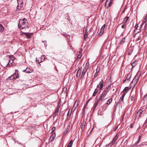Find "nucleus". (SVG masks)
I'll use <instances>...</instances> for the list:
<instances>
[{"label":"nucleus","instance_id":"f257e3e1","mask_svg":"<svg viewBox=\"0 0 147 147\" xmlns=\"http://www.w3.org/2000/svg\"><path fill=\"white\" fill-rule=\"evenodd\" d=\"M28 22L27 19L24 18L22 20H20L18 26L20 29H23L26 27H29Z\"/></svg>","mask_w":147,"mask_h":147},{"label":"nucleus","instance_id":"f03ea898","mask_svg":"<svg viewBox=\"0 0 147 147\" xmlns=\"http://www.w3.org/2000/svg\"><path fill=\"white\" fill-rule=\"evenodd\" d=\"M140 76V75H138V74H136V76H135L133 80L131 82V86L132 84H133V88H134L135 85L136 84L137 82H138V79L139 78Z\"/></svg>","mask_w":147,"mask_h":147},{"label":"nucleus","instance_id":"7ed1b4c3","mask_svg":"<svg viewBox=\"0 0 147 147\" xmlns=\"http://www.w3.org/2000/svg\"><path fill=\"white\" fill-rule=\"evenodd\" d=\"M107 98H104L100 96L97 99L96 102L94 103V106H95V108L96 107L98 104L101 103L103 101L105 100Z\"/></svg>","mask_w":147,"mask_h":147},{"label":"nucleus","instance_id":"20e7f679","mask_svg":"<svg viewBox=\"0 0 147 147\" xmlns=\"http://www.w3.org/2000/svg\"><path fill=\"white\" fill-rule=\"evenodd\" d=\"M107 98H104L100 96L97 99L96 102L94 103V106H95V108L96 107L98 104L101 103L103 101L105 100Z\"/></svg>","mask_w":147,"mask_h":147},{"label":"nucleus","instance_id":"39448f33","mask_svg":"<svg viewBox=\"0 0 147 147\" xmlns=\"http://www.w3.org/2000/svg\"><path fill=\"white\" fill-rule=\"evenodd\" d=\"M17 71H18V70L16 69L15 70V73L11 76L9 77L8 78L10 79L11 80H15L16 78H17L18 77V73L16 74V73Z\"/></svg>","mask_w":147,"mask_h":147},{"label":"nucleus","instance_id":"423d86ee","mask_svg":"<svg viewBox=\"0 0 147 147\" xmlns=\"http://www.w3.org/2000/svg\"><path fill=\"white\" fill-rule=\"evenodd\" d=\"M143 112V111L142 109H140L135 114V119H139L141 117Z\"/></svg>","mask_w":147,"mask_h":147},{"label":"nucleus","instance_id":"0eeeda50","mask_svg":"<svg viewBox=\"0 0 147 147\" xmlns=\"http://www.w3.org/2000/svg\"><path fill=\"white\" fill-rule=\"evenodd\" d=\"M103 82L102 80H101L99 82V84L97 85V88H98L100 90H102V89L103 86Z\"/></svg>","mask_w":147,"mask_h":147},{"label":"nucleus","instance_id":"6e6552de","mask_svg":"<svg viewBox=\"0 0 147 147\" xmlns=\"http://www.w3.org/2000/svg\"><path fill=\"white\" fill-rule=\"evenodd\" d=\"M106 27V24H104L102 27L99 34H98L99 37L101 36L103 34L104 32V29Z\"/></svg>","mask_w":147,"mask_h":147},{"label":"nucleus","instance_id":"1a4fd4ad","mask_svg":"<svg viewBox=\"0 0 147 147\" xmlns=\"http://www.w3.org/2000/svg\"><path fill=\"white\" fill-rule=\"evenodd\" d=\"M45 59V57L44 55H42L41 57L37 59L36 58V61L38 63H40L41 62L44 61Z\"/></svg>","mask_w":147,"mask_h":147},{"label":"nucleus","instance_id":"9d476101","mask_svg":"<svg viewBox=\"0 0 147 147\" xmlns=\"http://www.w3.org/2000/svg\"><path fill=\"white\" fill-rule=\"evenodd\" d=\"M113 0H107L105 3V5L107 7H108L112 4V1Z\"/></svg>","mask_w":147,"mask_h":147},{"label":"nucleus","instance_id":"9b49d317","mask_svg":"<svg viewBox=\"0 0 147 147\" xmlns=\"http://www.w3.org/2000/svg\"><path fill=\"white\" fill-rule=\"evenodd\" d=\"M88 67L87 66L85 65L84 69L83 70L82 75L81 76V78H82L84 77L85 74L88 69Z\"/></svg>","mask_w":147,"mask_h":147},{"label":"nucleus","instance_id":"f8f14e48","mask_svg":"<svg viewBox=\"0 0 147 147\" xmlns=\"http://www.w3.org/2000/svg\"><path fill=\"white\" fill-rule=\"evenodd\" d=\"M23 71L26 72L27 73H30L32 72V71L28 67L26 69L23 70Z\"/></svg>","mask_w":147,"mask_h":147},{"label":"nucleus","instance_id":"ddd939ff","mask_svg":"<svg viewBox=\"0 0 147 147\" xmlns=\"http://www.w3.org/2000/svg\"><path fill=\"white\" fill-rule=\"evenodd\" d=\"M79 103V101L78 100H76L75 102L74 105L73 107V108H74V110L76 109V108L78 106V105Z\"/></svg>","mask_w":147,"mask_h":147},{"label":"nucleus","instance_id":"4468645a","mask_svg":"<svg viewBox=\"0 0 147 147\" xmlns=\"http://www.w3.org/2000/svg\"><path fill=\"white\" fill-rule=\"evenodd\" d=\"M82 71V69L79 68L77 74L76 75V76L77 78H78L79 76L81 73Z\"/></svg>","mask_w":147,"mask_h":147},{"label":"nucleus","instance_id":"2eb2a0df","mask_svg":"<svg viewBox=\"0 0 147 147\" xmlns=\"http://www.w3.org/2000/svg\"><path fill=\"white\" fill-rule=\"evenodd\" d=\"M146 22H143V21L142 23V24L140 26L141 27V28H142L143 29H144L145 28V27L146 26Z\"/></svg>","mask_w":147,"mask_h":147},{"label":"nucleus","instance_id":"dca6fc26","mask_svg":"<svg viewBox=\"0 0 147 147\" xmlns=\"http://www.w3.org/2000/svg\"><path fill=\"white\" fill-rule=\"evenodd\" d=\"M82 49H80V50L79 51V54L78 56V59H80L81 58V57L82 56V55L81 53L82 51Z\"/></svg>","mask_w":147,"mask_h":147},{"label":"nucleus","instance_id":"f3484780","mask_svg":"<svg viewBox=\"0 0 147 147\" xmlns=\"http://www.w3.org/2000/svg\"><path fill=\"white\" fill-rule=\"evenodd\" d=\"M129 18V17H126L125 18L122 23L123 24H125L127 22V20Z\"/></svg>","mask_w":147,"mask_h":147},{"label":"nucleus","instance_id":"a211bd4d","mask_svg":"<svg viewBox=\"0 0 147 147\" xmlns=\"http://www.w3.org/2000/svg\"><path fill=\"white\" fill-rule=\"evenodd\" d=\"M129 89L128 87H125L123 90V93H125V94L127 93Z\"/></svg>","mask_w":147,"mask_h":147},{"label":"nucleus","instance_id":"6ab92c4d","mask_svg":"<svg viewBox=\"0 0 147 147\" xmlns=\"http://www.w3.org/2000/svg\"><path fill=\"white\" fill-rule=\"evenodd\" d=\"M73 143L72 140H71L68 144L67 147H71Z\"/></svg>","mask_w":147,"mask_h":147},{"label":"nucleus","instance_id":"aec40b11","mask_svg":"<svg viewBox=\"0 0 147 147\" xmlns=\"http://www.w3.org/2000/svg\"><path fill=\"white\" fill-rule=\"evenodd\" d=\"M138 61H135L133 62L131 64V65L132 66V67H133L135 66L137 63Z\"/></svg>","mask_w":147,"mask_h":147},{"label":"nucleus","instance_id":"412c9836","mask_svg":"<svg viewBox=\"0 0 147 147\" xmlns=\"http://www.w3.org/2000/svg\"><path fill=\"white\" fill-rule=\"evenodd\" d=\"M55 135H52L50 137V141H52L55 139Z\"/></svg>","mask_w":147,"mask_h":147},{"label":"nucleus","instance_id":"4be33fe9","mask_svg":"<svg viewBox=\"0 0 147 147\" xmlns=\"http://www.w3.org/2000/svg\"><path fill=\"white\" fill-rule=\"evenodd\" d=\"M4 29V28L2 24H0V32H2Z\"/></svg>","mask_w":147,"mask_h":147},{"label":"nucleus","instance_id":"5701e85b","mask_svg":"<svg viewBox=\"0 0 147 147\" xmlns=\"http://www.w3.org/2000/svg\"><path fill=\"white\" fill-rule=\"evenodd\" d=\"M131 78V76L129 75H128L127 77L124 80V82H125L126 81L128 80L129 81Z\"/></svg>","mask_w":147,"mask_h":147},{"label":"nucleus","instance_id":"b1692460","mask_svg":"<svg viewBox=\"0 0 147 147\" xmlns=\"http://www.w3.org/2000/svg\"><path fill=\"white\" fill-rule=\"evenodd\" d=\"M125 93H123L122 95V98H120V101H123L125 95Z\"/></svg>","mask_w":147,"mask_h":147},{"label":"nucleus","instance_id":"393cba45","mask_svg":"<svg viewBox=\"0 0 147 147\" xmlns=\"http://www.w3.org/2000/svg\"><path fill=\"white\" fill-rule=\"evenodd\" d=\"M112 100V98H110L107 100V104L108 105H109L111 104Z\"/></svg>","mask_w":147,"mask_h":147},{"label":"nucleus","instance_id":"a878e982","mask_svg":"<svg viewBox=\"0 0 147 147\" xmlns=\"http://www.w3.org/2000/svg\"><path fill=\"white\" fill-rule=\"evenodd\" d=\"M71 110H70V109H69L67 114V117H70L71 113Z\"/></svg>","mask_w":147,"mask_h":147},{"label":"nucleus","instance_id":"bb28decb","mask_svg":"<svg viewBox=\"0 0 147 147\" xmlns=\"http://www.w3.org/2000/svg\"><path fill=\"white\" fill-rule=\"evenodd\" d=\"M107 95V94L102 92L101 94L100 95V96H101L102 98H105L106 97Z\"/></svg>","mask_w":147,"mask_h":147},{"label":"nucleus","instance_id":"cd10ccee","mask_svg":"<svg viewBox=\"0 0 147 147\" xmlns=\"http://www.w3.org/2000/svg\"><path fill=\"white\" fill-rule=\"evenodd\" d=\"M22 4L19 3V4H18V5L17 6V8L19 9H21V8L22 7Z\"/></svg>","mask_w":147,"mask_h":147},{"label":"nucleus","instance_id":"c85d7f7f","mask_svg":"<svg viewBox=\"0 0 147 147\" xmlns=\"http://www.w3.org/2000/svg\"><path fill=\"white\" fill-rule=\"evenodd\" d=\"M98 91V90L96 88L94 90V92L93 93L92 96H95L96 95V94L97 92Z\"/></svg>","mask_w":147,"mask_h":147},{"label":"nucleus","instance_id":"c756f323","mask_svg":"<svg viewBox=\"0 0 147 147\" xmlns=\"http://www.w3.org/2000/svg\"><path fill=\"white\" fill-rule=\"evenodd\" d=\"M134 98V97L133 96L131 95V94L130 95V97H129V100H130L131 101H133Z\"/></svg>","mask_w":147,"mask_h":147},{"label":"nucleus","instance_id":"7c9ffc66","mask_svg":"<svg viewBox=\"0 0 147 147\" xmlns=\"http://www.w3.org/2000/svg\"><path fill=\"white\" fill-rule=\"evenodd\" d=\"M58 109H57L53 115V117H55L56 115H57L58 114Z\"/></svg>","mask_w":147,"mask_h":147},{"label":"nucleus","instance_id":"2f4dec72","mask_svg":"<svg viewBox=\"0 0 147 147\" xmlns=\"http://www.w3.org/2000/svg\"><path fill=\"white\" fill-rule=\"evenodd\" d=\"M13 63V61H9V63L7 64V67H9L10 66V63L11 64L12 63Z\"/></svg>","mask_w":147,"mask_h":147},{"label":"nucleus","instance_id":"473e14b6","mask_svg":"<svg viewBox=\"0 0 147 147\" xmlns=\"http://www.w3.org/2000/svg\"><path fill=\"white\" fill-rule=\"evenodd\" d=\"M80 128L81 129L82 131H83L85 128V125H82L80 127Z\"/></svg>","mask_w":147,"mask_h":147},{"label":"nucleus","instance_id":"72a5a7b5","mask_svg":"<svg viewBox=\"0 0 147 147\" xmlns=\"http://www.w3.org/2000/svg\"><path fill=\"white\" fill-rule=\"evenodd\" d=\"M26 36L28 38H31V34L29 33H25Z\"/></svg>","mask_w":147,"mask_h":147},{"label":"nucleus","instance_id":"f704fd0d","mask_svg":"<svg viewBox=\"0 0 147 147\" xmlns=\"http://www.w3.org/2000/svg\"><path fill=\"white\" fill-rule=\"evenodd\" d=\"M111 86V85H110L106 87L105 89L109 91L110 88Z\"/></svg>","mask_w":147,"mask_h":147},{"label":"nucleus","instance_id":"c9c22d12","mask_svg":"<svg viewBox=\"0 0 147 147\" xmlns=\"http://www.w3.org/2000/svg\"><path fill=\"white\" fill-rule=\"evenodd\" d=\"M117 136H116L113 139V141L112 142V144H114V143L115 142V141L117 140Z\"/></svg>","mask_w":147,"mask_h":147},{"label":"nucleus","instance_id":"e433bc0d","mask_svg":"<svg viewBox=\"0 0 147 147\" xmlns=\"http://www.w3.org/2000/svg\"><path fill=\"white\" fill-rule=\"evenodd\" d=\"M140 32V30L139 29H136V30L135 31V32H136V35L138 34L139 32Z\"/></svg>","mask_w":147,"mask_h":147},{"label":"nucleus","instance_id":"4c0bfd02","mask_svg":"<svg viewBox=\"0 0 147 147\" xmlns=\"http://www.w3.org/2000/svg\"><path fill=\"white\" fill-rule=\"evenodd\" d=\"M108 92L109 91L105 88L102 92L107 94Z\"/></svg>","mask_w":147,"mask_h":147},{"label":"nucleus","instance_id":"58836bf2","mask_svg":"<svg viewBox=\"0 0 147 147\" xmlns=\"http://www.w3.org/2000/svg\"><path fill=\"white\" fill-rule=\"evenodd\" d=\"M125 38H123L121 39L120 42L121 44H123V43L125 41Z\"/></svg>","mask_w":147,"mask_h":147},{"label":"nucleus","instance_id":"ea45409f","mask_svg":"<svg viewBox=\"0 0 147 147\" xmlns=\"http://www.w3.org/2000/svg\"><path fill=\"white\" fill-rule=\"evenodd\" d=\"M87 28L86 27L85 30L84 31V34H88V32L87 31Z\"/></svg>","mask_w":147,"mask_h":147},{"label":"nucleus","instance_id":"a19ab883","mask_svg":"<svg viewBox=\"0 0 147 147\" xmlns=\"http://www.w3.org/2000/svg\"><path fill=\"white\" fill-rule=\"evenodd\" d=\"M126 26V25L125 24H123L122 25L121 27L122 28L124 29L125 28Z\"/></svg>","mask_w":147,"mask_h":147},{"label":"nucleus","instance_id":"79ce46f5","mask_svg":"<svg viewBox=\"0 0 147 147\" xmlns=\"http://www.w3.org/2000/svg\"><path fill=\"white\" fill-rule=\"evenodd\" d=\"M18 4H19V3H21V4H22V0H19L17 1Z\"/></svg>","mask_w":147,"mask_h":147},{"label":"nucleus","instance_id":"37998d69","mask_svg":"<svg viewBox=\"0 0 147 147\" xmlns=\"http://www.w3.org/2000/svg\"><path fill=\"white\" fill-rule=\"evenodd\" d=\"M55 129H56V128L55 127H53L51 129L52 131H51V133H52V132H53L54 131H55Z\"/></svg>","mask_w":147,"mask_h":147},{"label":"nucleus","instance_id":"c03bdc74","mask_svg":"<svg viewBox=\"0 0 147 147\" xmlns=\"http://www.w3.org/2000/svg\"><path fill=\"white\" fill-rule=\"evenodd\" d=\"M140 142V139H138V141H137V142H136L135 144H134V146H136V145H137L138 144V143H139Z\"/></svg>","mask_w":147,"mask_h":147},{"label":"nucleus","instance_id":"a18cd8bd","mask_svg":"<svg viewBox=\"0 0 147 147\" xmlns=\"http://www.w3.org/2000/svg\"><path fill=\"white\" fill-rule=\"evenodd\" d=\"M141 37L140 36V35L136 39V41H138L141 39Z\"/></svg>","mask_w":147,"mask_h":147},{"label":"nucleus","instance_id":"49530a36","mask_svg":"<svg viewBox=\"0 0 147 147\" xmlns=\"http://www.w3.org/2000/svg\"><path fill=\"white\" fill-rule=\"evenodd\" d=\"M141 37L140 36V35L136 39V41H138L141 39Z\"/></svg>","mask_w":147,"mask_h":147},{"label":"nucleus","instance_id":"de8ad7c7","mask_svg":"<svg viewBox=\"0 0 147 147\" xmlns=\"http://www.w3.org/2000/svg\"><path fill=\"white\" fill-rule=\"evenodd\" d=\"M147 20V14L145 16L144 19L143 21L146 22Z\"/></svg>","mask_w":147,"mask_h":147},{"label":"nucleus","instance_id":"09e8293b","mask_svg":"<svg viewBox=\"0 0 147 147\" xmlns=\"http://www.w3.org/2000/svg\"><path fill=\"white\" fill-rule=\"evenodd\" d=\"M10 59H11V61H13L14 59V58L13 55L12 56H10Z\"/></svg>","mask_w":147,"mask_h":147},{"label":"nucleus","instance_id":"8fccbe9b","mask_svg":"<svg viewBox=\"0 0 147 147\" xmlns=\"http://www.w3.org/2000/svg\"><path fill=\"white\" fill-rule=\"evenodd\" d=\"M68 130L69 129H66L64 132V134H65L68 131Z\"/></svg>","mask_w":147,"mask_h":147},{"label":"nucleus","instance_id":"3c124183","mask_svg":"<svg viewBox=\"0 0 147 147\" xmlns=\"http://www.w3.org/2000/svg\"><path fill=\"white\" fill-rule=\"evenodd\" d=\"M88 34H84V38L85 40L88 36Z\"/></svg>","mask_w":147,"mask_h":147},{"label":"nucleus","instance_id":"603ef678","mask_svg":"<svg viewBox=\"0 0 147 147\" xmlns=\"http://www.w3.org/2000/svg\"><path fill=\"white\" fill-rule=\"evenodd\" d=\"M144 99L147 101V94L144 97Z\"/></svg>","mask_w":147,"mask_h":147},{"label":"nucleus","instance_id":"864d4df0","mask_svg":"<svg viewBox=\"0 0 147 147\" xmlns=\"http://www.w3.org/2000/svg\"><path fill=\"white\" fill-rule=\"evenodd\" d=\"M134 125V123H131L130 126V127L131 128H133Z\"/></svg>","mask_w":147,"mask_h":147},{"label":"nucleus","instance_id":"5fc2aeb1","mask_svg":"<svg viewBox=\"0 0 147 147\" xmlns=\"http://www.w3.org/2000/svg\"><path fill=\"white\" fill-rule=\"evenodd\" d=\"M138 25L137 24H136L135 26V28H136V29H138L137 28L138 27Z\"/></svg>","mask_w":147,"mask_h":147},{"label":"nucleus","instance_id":"6e6d98bb","mask_svg":"<svg viewBox=\"0 0 147 147\" xmlns=\"http://www.w3.org/2000/svg\"><path fill=\"white\" fill-rule=\"evenodd\" d=\"M66 16L67 17H69V15L67 13L66 14Z\"/></svg>","mask_w":147,"mask_h":147},{"label":"nucleus","instance_id":"4d7b16f0","mask_svg":"<svg viewBox=\"0 0 147 147\" xmlns=\"http://www.w3.org/2000/svg\"><path fill=\"white\" fill-rule=\"evenodd\" d=\"M109 144L105 146V147H109Z\"/></svg>","mask_w":147,"mask_h":147},{"label":"nucleus","instance_id":"13d9d810","mask_svg":"<svg viewBox=\"0 0 147 147\" xmlns=\"http://www.w3.org/2000/svg\"><path fill=\"white\" fill-rule=\"evenodd\" d=\"M97 74H96H96H95L94 76L95 77H96V76H97Z\"/></svg>","mask_w":147,"mask_h":147},{"label":"nucleus","instance_id":"bf43d9fd","mask_svg":"<svg viewBox=\"0 0 147 147\" xmlns=\"http://www.w3.org/2000/svg\"><path fill=\"white\" fill-rule=\"evenodd\" d=\"M140 138H141V136H139L138 139H139L140 140Z\"/></svg>","mask_w":147,"mask_h":147},{"label":"nucleus","instance_id":"052dcab7","mask_svg":"<svg viewBox=\"0 0 147 147\" xmlns=\"http://www.w3.org/2000/svg\"><path fill=\"white\" fill-rule=\"evenodd\" d=\"M85 122H84V121H83V125H84V124H85Z\"/></svg>","mask_w":147,"mask_h":147},{"label":"nucleus","instance_id":"680f3d73","mask_svg":"<svg viewBox=\"0 0 147 147\" xmlns=\"http://www.w3.org/2000/svg\"><path fill=\"white\" fill-rule=\"evenodd\" d=\"M117 127H118V126H117L116 127H115V130H116L117 129Z\"/></svg>","mask_w":147,"mask_h":147},{"label":"nucleus","instance_id":"e2e57ef3","mask_svg":"<svg viewBox=\"0 0 147 147\" xmlns=\"http://www.w3.org/2000/svg\"><path fill=\"white\" fill-rule=\"evenodd\" d=\"M124 114L123 115V117H122V120L123 119V116H124Z\"/></svg>","mask_w":147,"mask_h":147},{"label":"nucleus","instance_id":"0e129e2a","mask_svg":"<svg viewBox=\"0 0 147 147\" xmlns=\"http://www.w3.org/2000/svg\"><path fill=\"white\" fill-rule=\"evenodd\" d=\"M57 109H58V110H59V107H58L57 108Z\"/></svg>","mask_w":147,"mask_h":147},{"label":"nucleus","instance_id":"69168bd1","mask_svg":"<svg viewBox=\"0 0 147 147\" xmlns=\"http://www.w3.org/2000/svg\"><path fill=\"white\" fill-rule=\"evenodd\" d=\"M98 73V72H97V71H96V74H97V73Z\"/></svg>","mask_w":147,"mask_h":147},{"label":"nucleus","instance_id":"338daca9","mask_svg":"<svg viewBox=\"0 0 147 147\" xmlns=\"http://www.w3.org/2000/svg\"><path fill=\"white\" fill-rule=\"evenodd\" d=\"M113 91H115V92H116V90H115H115H114V89H113Z\"/></svg>","mask_w":147,"mask_h":147},{"label":"nucleus","instance_id":"774afa93","mask_svg":"<svg viewBox=\"0 0 147 147\" xmlns=\"http://www.w3.org/2000/svg\"><path fill=\"white\" fill-rule=\"evenodd\" d=\"M93 129V128L92 129H91V131H92V130Z\"/></svg>","mask_w":147,"mask_h":147}]
</instances>
